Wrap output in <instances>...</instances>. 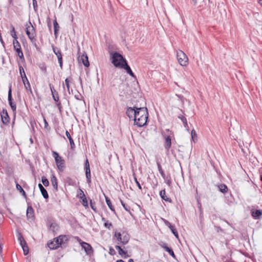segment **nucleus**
<instances>
[{"mask_svg":"<svg viewBox=\"0 0 262 262\" xmlns=\"http://www.w3.org/2000/svg\"><path fill=\"white\" fill-rule=\"evenodd\" d=\"M148 118V112L146 107L137 108L136 116L134 118V123L139 127L146 124Z\"/></svg>","mask_w":262,"mask_h":262,"instance_id":"1","label":"nucleus"},{"mask_svg":"<svg viewBox=\"0 0 262 262\" xmlns=\"http://www.w3.org/2000/svg\"><path fill=\"white\" fill-rule=\"evenodd\" d=\"M112 63L115 67L121 68L123 64L127 62L123 56L117 52H113L111 54Z\"/></svg>","mask_w":262,"mask_h":262,"instance_id":"2","label":"nucleus"},{"mask_svg":"<svg viewBox=\"0 0 262 262\" xmlns=\"http://www.w3.org/2000/svg\"><path fill=\"white\" fill-rule=\"evenodd\" d=\"M168 132L167 134L164 132H162V135L164 139V146L166 151H168L171 146V138L173 136V134L168 129H166Z\"/></svg>","mask_w":262,"mask_h":262,"instance_id":"3","label":"nucleus"},{"mask_svg":"<svg viewBox=\"0 0 262 262\" xmlns=\"http://www.w3.org/2000/svg\"><path fill=\"white\" fill-rule=\"evenodd\" d=\"M115 237L118 241V244H122L123 245H126L129 241V236L127 233H123L121 234L120 232H116L114 235Z\"/></svg>","mask_w":262,"mask_h":262,"instance_id":"4","label":"nucleus"},{"mask_svg":"<svg viewBox=\"0 0 262 262\" xmlns=\"http://www.w3.org/2000/svg\"><path fill=\"white\" fill-rule=\"evenodd\" d=\"M177 57L178 61L180 65L182 66H186L188 64V58L182 51H177Z\"/></svg>","mask_w":262,"mask_h":262,"instance_id":"5","label":"nucleus"},{"mask_svg":"<svg viewBox=\"0 0 262 262\" xmlns=\"http://www.w3.org/2000/svg\"><path fill=\"white\" fill-rule=\"evenodd\" d=\"M26 26V34L30 40L33 41L35 39L36 36L35 30L31 22H29L28 24H27Z\"/></svg>","mask_w":262,"mask_h":262,"instance_id":"6","label":"nucleus"},{"mask_svg":"<svg viewBox=\"0 0 262 262\" xmlns=\"http://www.w3.org/2000/svg\"><path fill=\"white\" fill-rule=\"evenodd\" d=\"M53 155L55 158L56 164L60 171H63L64 168V162L62 158L56 151H53Z\"/></svg>","mask_w":262,"mask_h":262,"instance_id":"7","label":"nucleus"},{"mask_svg":"<svg viewBox=\"0 0 262 262\" xmlns=\"http://www.w3.org/2000/svg\"><path fill=\"white\" fill-rule=\"evenodd\" d=\"M18 239V241H19L20 245H21V248L23 249L24 255H27L29 253V248L27 246V243L25 241L24 237L20 234H19Z\"/></svg>","mask_w":262,"mask_h":262,"instance_id":"8","label":"nucleus"},{"mask_svg":"<svg viewBox=\"0 0 262 262\" xmlns=\"http://www.w3.org/2000/svg\"><path fill=\"white\" fill-rule=\"evenodd\" d=\"M12 91L11 86L9 87V91H8V99L9 101V104L10 105V107L13 111V112H15L16 109V104L12 101Z\"/></svg>","mask_w":262,"mask_h":262,"instance_id":"9","label":"nucleus"},{"mask_svg":"<svg viewBox=\"0 0 262 262\" xmlns=\"http://www.w3.org/2000/svg\"><path fill=\"white\" fill-rule=\"evenodd\" d=\"M2 121L3 124H8L10 121V118L6 110L3 109L1 113Z\"/></svg>","mask_w":262,"mask_h":262,"instance_id":"10","label":"nucleus"},{"mask_svg":"<svg viewBox=\"0 0 262 262\" xmlns=\"http://www.w3.org/2000/svg\"><path fill=\"white\" fill-rule=\"evenodd\" d=\"M53 50L55 54L56 55L58 61L61 69L62 68V58L60 51L57 48L53 47Z\"/></svg>","mask_w":262,"mask_h":262,"instance_id":"11","label":"nucleus"},{"mask_svg":"<svg viewBox=\"0 0 262 262\" xmlns=\"http://www.w3.org/2000/svg\"><path fill=\"white\" fill-rule=\"evenodd\" d=\"M82 244L81 247L84 250L85 252L87 255H91L93 254L94 252L93 248L89 244L85 242L82 243Z\"/></svg>","mask_w":262,"mask_h":262,"instance_id":"12","label":"nucleus"},{"mask_svg":"<svg viewBox=\"0 0 262 262\" xmlns=\"http://www.w3.org/2000/svg\"><path fill=\"white\" fill-rule=\"evenodd\" d=\"M78 60L79 62H82L86 67H88L90 65L88 57L85 54H83L81 56H79Z\"/></svg>","mask_w":262,"mask_h":262,"instance_id":"13","label":"nucleus"},{"mask_svg":"<svg viewBox=\"0 0 262 262\" xmlns=\"http://www.w3.org/2000/svg\"><path fill=\"white\" fill-rule=\"evenodd\" d=\"M137 107H134V108H132V107H128L127 108V110H126V114L127 115V116L129 118H135V116H136V112L137 111Z\"/></svg>","mask_w":262,"mask_h":262,"instance_id":"14","label":"nucleus"},{"mask_svg":"<svg viewBox=\"0 0 262 262\" xmlns=\"http://www.w3.org/2000/svg\"><path fill=\"white\" fill-rule=\"evenodd\" d=\"M48 245L51 249H56L60 246L57 238H54L52 241L48 244Z\"/></svg>","mask_w":262,"mask_h":262,"instance_id":"15","label":"nucleus"},{"mask_svg":"<svg viewBox=\"0 0 262 262\" xmlns=\"http://www.w3.org/2000/svg\"><path fill=\"white\" fill-rule=\"evenodd\" d=\"M121 69H124L126 70V72L132 77L135 78L136 76L134 75V73L132 72L130 68L127 64V62H125V64H123V66L121 68Z\"/></svg>","mask_w":262,"mask_h":262,"instance_id":"16","label":"nucleus"},{"mask_svg":"<svg viewBox=\"0 0 262 262\" xmlns=\"http://www.w3.org/2000/svg\"><path fill=\"white\" fill-rule=\"evenodd\" d=\"M22 80L24 83V84L26 90L27 91H29L31 94H32V91L31 90L30 84L27 79V77H26V79H22Z\"/></svg>","mask_w":262,"mask_h":262,"instance_id":"17","label":"nucleus"},{"mask_svg":"<svg viewBox=\"0 0 262 262\" xmlns=\"http://www.w3.org/2000/svg\"><path fill=\"white\" fill-rule=\"evenodd\" d=\"M38 187L41 192V194L43 197L45 199H48L49 198V195L47 190L45 189L43 186L41 184H38Z\"/></svg>","mask_w":262,"mask_h":262,"instance_id":"18","label":"nucleus"},{"mask_svg":"<svg viewBox=\"0 0 262 262\" xmlns=\"http://www.w3.org/2000/svg\"><path fill=\"white\" fill-rule=\"evenodd\" d=\"M261 215L262 210H256L252 212V216L256 219H259Z\"/></svg>","mask_w":262,"mask_h":262,"instance_id":"19","label":"nucleus"},{"mask_svg":"<svg viewBox=\"0 0 262 262\" xmlns=\"http://www.w3.org/2000/svg\"><path fill=\"white\" fill-rule=\"evenodd\" d=\"M27 216L29 219H32L34 216V211L31 206H28L27 208Z\"/></svg>","mask_w":262,"mask_h":262,"instance_id":"20","label":"nucleus"},{"mask_svg":"<svg viewBox=\"0 0 262 262\" xmlns=\"http://www.w3.org/2000/svg\"><path fill=\"white\" fill-rule=\"evenodd\" d=\"M56 238L58 239L60 245L64 244L68 240V237L67 235H59Z\"/></svg>","mask_w":262,"mask_h":262,"instance_id":"21","label":"nucleus"},{"mask_svg":"<svg viewBox=\"0 0 262 262\" xmlns=\"http://www.w3.org/2000/svg\"><path fill=\"white\" fill-rule=\"evenodd\" d=\"M66 135L67 138L69 139L71 149H73L75 148V143L74 140L72 138L70 133L68 130L66 132Z\"/></svg>","mask_w":262,"mask_h":262,"instance_id":"22","label":"nucleus"},{"mask_svg":"<svg viewBox=\"0 0 262 262\" xmlns=\"http://www.w3.org/2000/svg\"><path fill=\"white\" fill-rule=\"evenodd\" d=\"M160 195L161 198L165 201L170 202L171 200L166 195V192L165 189L162 190L160 192Z\"/></svg>","mask_w":262,"mask_h":262,"instance_id":"23","label":"nucleus"},{"mask_svg":"<svg viewBox=\"0 0 262 262\" xmlns=\"http://www.w3.org/2000/svg\"><path fill=\"white\" fill-rule=\"evenodd\" d=\"M115 248L118 250V253L122 257H126V251H124L119 245L115 246Z\"/></svg>","mask_w":262,"mask_h":262,"instance_id":"24","label":"nucleus"},{"mask_svg":"<svg viewBox=\"0 0 262 262\" xmlns=\"http://www.w3.org/2000/svg\"><path fill=\"white\" fill-rule=\"evenodd\" d=\"M51 182H52V185H53L54 188L56 190H57V188H58L57 180L56 177L54 175H53L52 177H51Z\"/></svg>","mask_w":262,"mask_h":262,"instance_id":"25","label":"nucleus"},{"mask_svg":"<svg viewBox=\"0 0 262 262\" xmlns=\"http://www.w3.org/2000/svg\"><path fill=\"white\" fill-rule=\"evenodd\" d=\"M53 25H54V35L55 37H56L57 36V32L59 29V26L58 24L57 23L56 20H54L53 22Z\"/></svg>","mask_w":262,"mask_h":262,"instance_id":"26","label":"nucleus"},{"mask_svg":"<svg viewBox=\"0 0 262 262\" xmlns=\"http://www.w3.org/2000/svg\"><path fill=\"white\" fill-rule=\"evenodd\" d=\"M19 70L20 74L21 75L22 79H26L27 76L26 75L25 71H24L23 67L20 66L19 67Z\"/></svg>","mask_w":262,"mask_h":262,"instance_id":"27","label":"nucleus"},{"mask_svg":"<svg viewBox=\"0 0 262 262\" xmlns=\"http://www.w3.org/2000/svg\"><path fill=\"white\" fill-rule=\"evenodd\" d=\"M219 189L221 192L223 193H225L227 192V187L224 184H221L219 186Z\"/></svg>","mask_w":262,"mask_h":262,"instance_id":"28","label":"nucleus"},{"mask_svg":"<svg viewBox=\"0 0 262 262\" xmlns=\"http://www.w3.org/2000/svg\"><path fill=\"white\" fill-rule=\"evenodd\" d=\"M85 176L87 179V181L88 183L91 182V171L90 168L85 169Z\"/></svg>","mask_w":262,"mask_h":262,"instance_id":"29","label":"nucleus"},{"mask_svg":"<svg viewBox=\"0 0 262 262\" xmlns=\"http://www.w3.org/2000/svg\"><path fill=\"white\" fill-rule=\"evenodd\" d=\"M102 220L104 222V225L106 228L110 229V228L112 227L113 225L111 222H108V221L106 220L104 218H102Z\"/></svg>","mask_w":262,"mask_h":262,"instance_id":"30","label":"nucleus"},{"mask_svg":"<svg viewBox=\"0 0 262 262\" xmlns=\"http://www.w3.org/2000/svg\"><path fill=\"white\" fill-rule=\"evenodd\" d=\"M16 189L19 191V192L22 194V195L23 196H24L25 198H26V192L24 190V189L22 188L21 186L18 184H17L16 185Z\"/></svg>","mask_w":262,"mask_h":262,"instance_id":"31","label":"nucleus"},{"mask_svg":"<svg viewBox=\"0 0 262 262\" xmlns=\"http://www.w3.org/2000/svg\"><path fill=\"white\" fill-rule=\"evenodd\" d=\"M105 200H106V203L108 207H109V208L112 211H115V209H114V207H113V205H112L111 200L108 198H105Z\"/></svg>","mask_w":262,"mask_h":262,"instance_id":"32","label":"nucleus"},{"mask_svg":"<svg viewBox=\"0 0 262 262\" xmlns=\"http://www.w3.org/2000/svg\"><path fill=\"white\" fill-rule=\"evenodd\" d=\"M164 248L166 250V251H167L169 254L172 256L173 257H175V255H174V253L173 252V251H172V249H171L170 248H169L168 247H167V246H165L164 247Z\"/></svg>","mask_w":262,"mask_h":262,"instance_id":"33","label":"nucleus"},{"mask_svg":"<svg viewBox=\"0 0 262 262\" xmlns=\"http://www.w3.org/2000/svg\"><path fill=\"white\" fill-rule=\"evenodd\" d=\"M157 166H158V170H159V172L160 173L161 176L163 178H165V174L163 171V170H162V167L161 166V165L160 164V163H157Z\"/></svg>","mask_w":262,"mask_h":262,"instance_id":"34","label":"nucleus"},{"mask_svg":"<svg viewBox=\"0 0 262 262\" xmlns=\"http://www.w3.org/2000/svg\"><path fill=\"white\" fill-rule=\"evenodd\" d=\"M13 44L15 50L21 48L19 42L17 40V39L13 40Z\"/></svg>","mask_w":262,"mask_h":262,"instance_id":"35","label":"nucleus"},{"mask_svg":"<svg viewBox=\"0 0 262 262\" xmlns=\"http://www.w3.org/2000/svg\"><path fill=\"white\" fill-rule=\"evenodd\" d=\"M15 51L17 53L18 56L19 57L20 59H24L23 53L21 51V48H18V49H15Z\"/></svg>","mask_w":262,"mask_h":262,"instance_id":"36","label":"nucleus"},{"mask_svg":"<svg viewBox=\"0 0 262 262\" xmlns=\"http://www.w3.org/2000/svg\"><path fill=\"white\" fill-rule=\"evenodd\" d=\"M50 89H51V92H52V93L53 98L54 100L55 101H58V100H59V97H58V94H56V95H55L54 93V92L53 91V87L51 86V85H50Z\"/></svg>","mask_w":262,"mask_h":262,"instance_id":"37","label":"nucleus"},{"mask_svg":"<svg viewBox=\"0 0 262 262\" xmlns=\"http://www.w3.org/2000/svg\"><path fill=\"white\" fill-rule=\"evenodd\" d=\"M41 181L45 186H48L49 185V182L48 180L45 177H42L41 178Z\"/></svg>","mask_w":262,"mask_h":262,"instance_id":"38","label":"nucleus"},{"mask_svg":"<svg viewBox=\"0 0 262 262\" xmlns=\"http://www.w3.org/2000/svg\"><path fill=\"white\" fill-rule=\"evenodd\" d=\"M169 229H170V230L171 231V232H172V233L174 235V236H175L177 238H178V237H179V235H178V232L177 231V230H176V229L174 228V227L172 226V227H170V228Z\"/></svg>","mask_w":262,"mask_h":262,"instance_id":"39","label":"nucleus"},{"mask_svg":"<svg viewBox=\"0 0 262 262\" xmlns=\"http://www.w3.org/2000/svg\"><path fill=\"white\" fill-rule=\"evenodd\" d=\"M12 30L11 31V35L12 37L14 38V39H17V36L15 31V29L14 27H12Z\"/></svg>","mask_w":262,"mask_h":262,"instance_id":"40","label":"nucleus"},{"mask_svg":"<svg viewBox=\"0 0 262 262\" xmlns=\"http://www.w3.org/2000/svg\"><path fill=\"white\" fill-rule=\"evenodd\" d=\"M82 200V204L84 207H88V203L86 200V198L85 197H84L82 199H81Z\"/></svg>","mask_w":262,"mask_h":262,"instance_id":"41","label":"nucleus"},{"mask_svg":"<svg viewBox=\"0 0 262 262\" xmlns=\"http://www.w3.org/2000/svg\"><path fill=\"white\" fill-rule=\"evenodd\" d=\"M121 203L124 209L127 211H129L130 207L126 205L122 200H120Z\"/></svg>","mask_w":262,"mask_h":262,"instance_id":"42","label":"nucleus"},{"mask_svg":"<svg viewBox=\"0 0 262 262\" xmlns=\"http://www.w3.org/2000/svg\"><path fill=\"white\" fill-rule=\"evenodd\" d=\"M79 193H78V196L80 199H82L84 197H85V194L83 192V191L81 189H79Z\"/></svg>","mask_w":262,"mask_h":262,"instance_id":"43","label":"nucleus"},{"mask_svg":"<svg viewBox=\"0 0 262 262\" xmlns=\"http://www.w3.org/2000/svg\"><path fill=\"white\" fill-rule=\"evenodd\" d=\"M58 226L55 224H52L50 226V229L52 230L53 231L55 229H57Z\"/></svg>","mask_w":262,"mask_h":262,"instance_id":"44","label":"nucleus"},{"mask_svg":"<svg viewBox=\"0 0 262 262\" xmlns=\"http://www.w3.org/2000/svg\"><path fill=\"white\" fill-rule=\"evenodd\" d=\"M163 221L165 224V225L167 226H168L169 228L170 227H172V226L171 225V224L166 220L163 219Z\"/></svg>","mask_w":262,"mask_h":262,"instance_id":"45","label":"nucleus"},{"mask_svg":"<svg viewBox=\"0 0 262 262\" xmlns=\"http://www.w3.org/2000/svg\"><path fill=\"white\" fill-rule=\"evenodd\" d=\"M65 84H66V86L67 87L68 91H69L70 85H69V80L68 78L66 79Z\"/></svg>","mask_w":262,"mask_h":262,"instance_id":"46","label":"nucleus"},{"mask_svg":"<svg viewBox=\"0 0 262 262\" xmlns=\"http://www.w3.org/2000/svg\"><path fill=\"white\" fill-rule=\"evenodd\" d=\"M33 6L35 11H36L37 8V1L36 0H33Z\"/></svg>","mask_w":262,"mask_h":262,"instance_id":"47","label":"nucleus"},{"mask_svg":"<svg viewBox=\"0 0 262 262\" xmlns=\"http://www.w3.org/2000/svg\"><path fill=\"white\" fill-rule=\"evenodd\" d=\"M134 179H135V183H136V185H137V186L138 187V188L140 189H142L141 186L139 182L138 181L137 178L136 177H134Z\"/></svg>","mask_w":262,"mask_h":262,"instance_id":"48","label":"nucleus"},{"mask_svg":"<svg viewBox=\"0 0 262 262\" xmlns=\"http://www.w3.org/2000/svg\"><path fill=\"white\" fill-rule=\"evenodd\" d=\"M75 239L80 244L81 246L82 245V243H85L84 242L82 241L81 239L78 236L75 237Z\"/></svg>","mask_w":262,"mask_h":262,"instance_id":"49","label":"nucleus"},{"mask_svg":"<svg viewBox=\"0 0 262 262\" xmlns=\"http://www.w3.org/2000/svg\"><path fill=\"white\" fill-rule=\"evenodd\" d=\"M90 205H91V208L95 211H96V209L95 207V204H94L92 201H91L90 202Z\"/></svg>","mask_w":262,"mask_h":262,"instance_id":"50","label":"nucleus"},{"mask_svg":"<svg viewBox=\"0 0 262 262\" xmlns=\"http://www.w3.org/2000/svg\"><path fill=\"white\" fill-rule=\"evenodd\" d=\"M86 168H90V165L88 159L86 160L85 162V169Z\"/></svg>","mask_w":262,"mask_h":262,"instance_id":"51","label":"nucleus"},{"mask_svg":"<svg viewBox=\"0 0 262 262\" xmlns=\"http://www.w3.org/2000/svg\"><path fill=\"white\" fill-rule=\"evenodd\" d=\"M191 136L192 139H193L194 137H196V134L193 129L191 130Z\"/></svg>","mask_w":262,"mask_h":262,"instance_id":"52","label":"nucleus"},{"mask_svg":"<svg viewBox=\"0 0 262 262\" xmlns=\"http://www.w3.org/2000/svg\"><path fill=\"white\" fill-rule=\"evenodd\" d=\"M181 120L182 121V122H183V123L185 125V124H187V120H186V119L184 117H183L181 118Z\"/></svg>","mask_w":262,"mask_h":262,"instance_id":"53","label":"nucleus"},{"mask_svg":"<svg viewBox=\"0 0 262 262\" xmlns=\"http://www.w3.org/2000/svg\"><path fill=\"white\" fill-rule=\"evenodd\" d=\"M45 127H46L48 125V123L45 119H44Z\"/></svg>","mask_w":262,"mask_h":262,"instance_id":"54","label":"nucleus"},{"mask_svg":"<svg viewBox=\"0 0 262 262\" xmlns=\"http://www.w3.org/2000/svg\"><path fill=\"white\" fill-rule=\"evenodd\" d=\"M2 250H3L2 245L0 244V253L2 252Z\"/></svg>","mask_w":262,"mask_h":262,"instance_id":"55","label":"nucleus"},{"mask_svg":"<svg viewBox=\"0 0 262 262\" xmlns=\"http://www.w3.org/2000/svg\"><path fill=\"white\" fill-rule=\"evenodd\" d=\"M117 262H124V261L123 260H122V259H120V260H118L117 261Z\"/></svg>","mask_w":262,"mask_h":262,"instance_id":"56","label":"nucleus"},{"mask_svg":"<svg viewBox=\"0 0 262 262\" xmlns=\"http://www.w3.org/2000/svg\"><path fill=\"white\" fill-rule=\"evenodd\" d=\"M128 262H134V260L133 259H129Z\"/></svg>","mask_w":262,"mask_h":262,"instance_id":"57","label":"nucleus"},{"mask_svg":"<svg viewBox=\"0 0 262 262\" xmlns=\"http://www.w3.org/2000/svg\"><path fill=\"white\" fill-rule=\"evenodd\" d=\"M76 97V98L78 100H79L80 99L79 98L78 96H77L76 95H75V96Z\"/></svg>","mask_w":262,"mask_h":262,"instance_id":"58","label":"nucleus"},{"mask_svg":"<svg viewBox=\"0 0 262 262\" xmlns=\"http://www.w3.org/2000/svg\"><path fill=\"white\" fill-rule=\"evenodd\" d=\"M80 49L78 48V53L79 52Z\"/></svg>","mask_w":262,"mask_h":262,"instance_id":"59","label":"nucleus"},{"mask_svg":"<svg viewBox=\"0 0 262 262\" xmlns=\"http://www.w3.org/2000/svg\"><path fill=\"white\" fill-rule=\"evenodd\" d=\"M12 0H9V2L11 3Z\"/></svg>","mask_w":262,"mask_h":262,"instance_id":"60","label":"nucleus"},{"mask_svg":"<svg viewBox=\"0 0 262 262\" xmlns=\"http://www.w3.org/2000/svg\"><path fill=\"white\" fill-rule=\"evenodd\" d=\"M261 5H262V3H261Z\"/></svg>","mask_w":262,"mask_h":262,"instance_id":"61","label":"nucleus"}]
</instances>
